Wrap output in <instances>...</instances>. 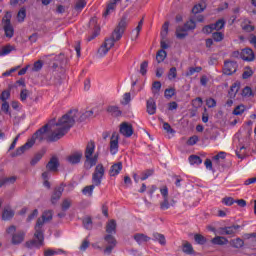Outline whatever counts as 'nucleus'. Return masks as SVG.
<instances>
[{
    "mask_svg": "<svg viewBox=\"0 0 256 256\" xmlns=\"http://www.w3.org/2000/svg\"><path fill=\"white\" fill-rule=\"evenodd\" d=\"M89 117H93V110H88L84 113L79 112V110H71L67 114L63 115L59 119L60 130L59 133H54L52 141H59V139L65 137L69 133V129L75 125L76 121L83 122Z\"/></svg>",
    "mask_w": 256,
    "mask_h": 256,
    "instance_id": "obj_1",
    "label": "nucleus"
},
{
    "mask_svg": "<svg viewBox=\"0 0 256 256\" xmlns=\"http://www.w3.org/2000/svg\"><path fill=\"white\" fill-rule=\"evenodd\" d=\"M60 125H59V120L58 123L56 124V127L54 128L53 132L51 135H49V124L44 125L42 128L37 130L31 139H29L24 145L19 147L13 154L12 157H19L25 153V151H29L31 147L35 145V141H50V142H55L57 140H53V135L54 133H59L60 130Z\"/></svg>",
    "mask_w": 256,
    "mask_h": 256,
    "instance_id": "obj_2",
    "label": "nucleus"
},
{
    "mask_svg": "<svg viewBox=\"0 0 256 256\" xmlns=\"http://www.w3.org/2000/svg\"><path fill=\"white\" fill-rule=\"evenodd\" d=\"M51 219H53V211L51 210L44 211L42 217L38 218L34 227V238L25 243V246L28 249H40V247L45 245V235L43 234L45 233V230H43V226L48 221H51Z\"/></svg>",
    "mask_w": 256,
    "mask_h": 256,
    "instance_id": "obj_3",
    "label": "nucleus"
},
{
    "mask_svg": "<svg viewBox=\"0 0 256 256\" xmlns=\"http://www.w3.org/2000/svg\"><path fill=\"white\" fill-rule=\"evenodd\" d=\"M95 153V142L90 141L88 142L85 152H84V157H85V162H84V167L86 169H92V167H95L97 165V161H99V154H94Z\"/></svg>",
    "mask_w": 256,
    "mask_h": 256,
    "instance_id": "obj_4",
    "label": "nucleus"
},
{
    "mask_svg": "<svg viewBox=\"0 0 256 256\" xmlns=\"http://www.w3.org/2000/svg\"><path fill=\"white\" fill-rule=\"evenodd\" d=\"M2 27L5 37L13 39V35H15V28H13V24H11V13L7 12L2 18Z\"/></svg>",
    "mask_w": 256,
    "mask_h": 256,
    "instance_id": "obj_5",
    "label": "nucleus"
},
{
    "mask_svg": "<svg viewBox=\"0 0 256 256\" xmlns=\"http://www.w3.org/2000/svg\"><path fill=\"white\" fill-rule=\"evenodd\" d=\"M15 231H17V228L15 226H10L7 228L6 233H8V235H12V245H21V243L25 241V232L23 230H19L15 233Z\"/></svg>",
    "mask_w": 256,
    "mask_h": 256,
    "instance_id": "obj_6",
    "label": "nucleus"
},
{
    "mask_svg": "<svg viewBox=\"0 0 256 256\" xmlns=\"http://www.w3.org/2000/svg\"><path fill=\"white\" fill-rule=\"evenodd\" d=\"M104 249L103 253L104 255H111L113 253V250L117 247V239L115 236L111 234H107L104 236Z\"/></svg>",
    "mask_w": 256,
    "mask_h": 256,
    "instance_id": "obj_7",
    "label": "nucleus"
},
{
    "mask_svg": "<svg viewBox=\"0 0 256 256\" xmlns=\"http://www.w3.org/2000/svg\"><path fill=\"white\" fill-rule=\"evenodd\" d=\"M103 177H105V167L103 164L96 165L94 172L92 173V183L99 187L103 181Z\"/></svg>",
    "mask_w": 256,
    "mask_h": 256,
    "instance_id": "obj_8",
    "label": "nucleus"
},
{
    "mask_svg": "<svg viewBox=\"0 0 256 256\" xmlns=\"http://www.w3.org/2000/svg\"><path fill=\"white\" fill-rule=\"evenodd\" d=\"M113 47V39H105L104 43L97 51V57H105V55H107V53H109Z\"/></svg>",
    "mask_w": 256,
    "mask_h": 256,
    "instance_id": "obj_9",
    "label": "nucleus"
},
{
    "mask_svg": "<svg viewBox=\"0 0 256 256\" xmlns=\"http://www.w3.org/2000/svg\"><path fill=\"white\" fill-rule=\"evenodd\" d=\"M119 151V133L113 132L110 138V153L111 155H117Z\"/></svg>",
    "mask_w": 256,
    "mask_h": 256,
    "instance_id": "obj_10",
    "label": "nucleus"
},
{
    "mask_svg": "<svg viewBox=\"0 0 256 256\" xmlns=\"http://www.w3.org/2000/svg\"><path fill=\"white\" fill-rule=\"evenodd\" d=\"M241 229L240 225H232L227 227H220L217 230L218 235H235L237 233V230Z\"/></svg>",
    "mask_w": 256,
    "mask_h": 256,
    "instance_id": "obj_11",
    "label": "nucleus"
},
{
    "mask_svg": "<svg viewBox=\"0 0 256 256\" xmlns=\"http://www.w3.org/2000/svg\"><path fill=\"white\" fill-rule=\"evenodd\" d=\"M81 159H83V152L81 151L74 152L66 158L67 162L70 163V165H77L81 163Z\"/></svg>",
    "mask_w": 256,
    "mask_h": 256,
    "instance_id": "obj_12",
    "label": "nucleus"
},
{
    "mask_svg": "<svg viewBox=\"0 0 256 256\" xmlns=\"http://www.w3.org/2000/svg\"><path fill=\"white\" fill-rule=\"evenodd\" d=\"M120 133L124 137H131L133 135V125L128 122H122L120 124Z\"/></svg>",
    "mask_w": 256,
    "mask_h": 256,
    "instance_id": "obj_13",
    "label": "nucleus"
},
{
    "mask_svg": "<svg viewBox=\"0 0 256 256\" xmlns=\"http://www.w3.org/2000/svg\"><path fill=\"white\" fill-rule=\"evenodd\" d=\"M224 75H233L237 71V62L226 61L224 63Z\"/></svg>",
    "mask_w": 256,
    "mask_h": 256,
    "instance_id": "obj_14",
    "label": "nucleus"
},
{
    "mask_svg": "<svg viewBox=\"0 0 256 256\" xmlns=\"http://www.w3.org/2000/svg\"><path fill=\"white\" fill-rule=\"evenodd\" d=\"M63 191H65V188L63 185L58 186L54 189L52 196H51V203L52 205H55L59 199H61V196L63 195Z\"/></svg>",
    "mask_w": 256,
    "mask_h": 256,
    "instance_id": "obj_15",
    "label": "nucleus"
},
{
    "mask_svg": "<svg viewBox=\"0 0 256 256\" xmlns=\"http://www.w3.org/2000/svg\"><path fill=\"white\" fill-rule=\"evenodd\" d=\"M241 59L243 61H255V53L250 48H245L240 53Z\"/></svg>",
    "mask_w": 256,
    "mask_h": 256,
    "instance_id": "obj_16",
    "label": "nucleus"
},
{
    "mask_svg": "<svg viewBox=\"0 0 256 256\" xmlns=\"http://www.w3.org/2000/svg\"><path fill=\"white\" fill-rule=\"evenodd\" d=\"M146 111L148 115H155L157 113V104L155 99L149 98L146 102Z\"/></svg>",
    "mask_w": 256,
    "mask_h": 256,
    "instance_id": "obj_17",
    "label": "nucleus"
},
{
    "mask_svg": "<svg viewBox=\"0 0 256 256\" xmlns=\"http://www.w3.org/2000/svg\"><path fill=\"white\" fill-rule=\"evenodd\" d=\"M122 169H123V163L122 162H118V163L113 164L110 167V170H109L110 177H117V175L119 173H121Z\"/></svg>",
    "mask_w": 256,
    "mask_h": 256,
    "instance_id": "obj_18",
    "label": "nucleus"
},
{
    "mask_svg": "<svg viewBox=\"0 0 256 256\" xmlns=\"http://www.w3.org/2000/svg\"><path fill=\"white\" fill-rule=\"evenodd\" d=\"M106 233L108 235H115L117 233V222L115 220H110L106 224Z\"/></svg>",
    "mask_w": 256,
    "mask_h": 256,
    "instance_id": "obj_19",
    "label": "nucleus"
},
{
    "mask_svg": "<svg viewBox=\"0 0 256 256\" xmlns=\"http://www.w3.org/2000/svg\"><path fill=\"white\" fill-rule=\"evenodd\" d=\"M134 240L138 245H143V243H147L148 241H151V238L145 234L137 233L134 235Z\"/></svg>",
    "mask_w": 256,
    "mask_h": 256,
    "instance_id": "obj_20",
    "label": "nucleus"
},
{
    "mask_svg": "<svg viewBox=\"0 0 256 256\" xmlns=\"http://www.w3.org/2000/svg\"><path fill=\"white\" fill-rule=\"evenodd\" d=\"M46 168L48 171H57L59 168V159H57V157H52L46 165Z\"/></svg>",
    "mask_w": 256,
    "mask_h": 256,
    "instance_id": "obj_21",
    "label": "nucleus"
},
{
    "mask_svg": "<svg viewBox=\"0 0 256 256\" xmlns=\"http://www.w3.org/2000/svg\"><path fill=\"white\" fill-rule=\"evenodd\" d=\"M14 216H15V212L11 208L9 207L4 208L2 213L3 221H9L10 219H13Z\"/></svg>",
    "mask_w": 256,
    "mask_h": 256,
    "instance_id": "obj_22",
    "label": "nucleus"
},
{
    "mask_svg": "<svg viewBox=\"0 0 256 256\" xmlns=\"http://www.w3.org/2000/svg\"><path fill=\"white\" fill-rule=\"evenodd\" d=\"M123 30H119V28H116L114 30V32L112 33V36L110 38H106V39H112L113 41V46L115 47V41H119L121 39V37H123Z\"/></svg>",
    "mask_w": 256,
    "mask_h": 256,
    "instance_id": "obj_23",
    "label": "nucleus"
},
{
    "mask_svg": "<svg viewBox=\"0 0 256 256\" xmlns=\"http://www.w3.org/2000/svg\"><path fill=\"white\" fill-rule=\"evenodd\" d=\"M211 243H213V245H227L229 240L223 236H216L211 240Z\"/></svg>",
    "mask_w": 256,
    "mask_h": 256,
    "instance_id": "obj_24",
    "label": "nucleus"
},
{
    "mask_svg": "<svg viewBox=\"0 0 256 256\" xmlns=\"http://www.w3.org/2000/svg\"><path fill=\"white\" fill-rule=\"evenodd\" d=\"M154 241H158L161 245L165 246L167 245V240L165 239V235L155 232L153 233Z\"/></svg>",
    "mask_w": 256,
    "mask_h": 256,
    "instance_id": "obj_25",
    "label": "nucleus"
},
{
    "mask_svg": "<svg viewBox=\"0 0 256 256\" xmlns=\"http://www.w3.org/2000/svg\"><path fill=\"white\" fill-rule=\"evenodd\" d=\"M71 205H73V200H71V198H65L61 203V210L69 211V209H71Z\"/></svg>",
    "mask_w": 256,
    "mask_h": 256,
    "instance_id": "obj_26",
    "label": "nucleus"
},
{
    "mask_svg": "<svg viewBox=\"0 0 256 256\" xmlns=\"http://www.w3.org/2000/svg\"><path fill=\"white\" fill-rule=\"evenodd\" d=\"M231 247H234V249H241L243 245H245V242L241 238H236L230 241Z\"/></svg>",
    "mask_w": 256,
    "mask_h": 256,
    "instance_id": "obj_27",
    "label": "nucleus"
},
{
    "mask_svg": "<svg viewBox=\"0 0 256 256\" xmlns=\"http://www.w3.org/2000/svg\"><path fill=\"white\" fill-rule=\"evenodd\" d=\"M65 254V251L63 249H47L44 251V256H54V255H61Z\"/></svg>",
    "mask_w": 256,
    "mask_h": 256,
    "instance_id": "obj_28",
    "label": "nucleus"
},
{
    "mask_svg": "<svg viewBox=\"0 0 256 256\" xmlns=\"http://www.w3.org/2000/svg\"><path fill=\"white\" fill-rule=\"evenodd\" d=\"M43 155H45V150L36 153L30 162L31 165H37L41 161V159H43Z\"/></svg>",
    "mask_w": 256,
    "mask_h": 256,
    "instance_id": "obj_29",
    "label": "nucleus"
},
{
    "mask_svg": "<svg viewBox=\"0 0 256 256\" xmlns=\"http://www.w3.org/2000/svg\"><path fill=\"white\" fill-rule=\"evenodd\" d=\"M182 26L177 27L176 29V37L177 39H185L187 37V30Z\"/></svg>",
    "mask_w": 256,
    "mask_h": 256,
    "instance_id": "obj_30",
    "label": "nucleus"
},
{
    "mask_svg": "<svg viewBox=\"0 0 256 256\" xmlns=\"http://www.w3.org/2000/svg\"><path fill=\"white\" fill-rule=\"evenodd\" d=\"M188 160L190 165H201V163H203V160L201 159V157L197 155L189 156Z\"/></svg>",
    "mask_w": 256,
    "mask_h": 256,
    "instance_id": "obj_31",
    "label": "nucleus"
},
{
    "mask_svg": "<svg viewBox=\"0 0 256 256\" xmlns=\"http://www.w3.org/2000/svg\"><path fill=\"white\" fill-rule=\"evenodd\" d=\"M167 58V52L165 50H159L156 54L157 63H163Z\"/></svg>",
    "mask_w": 256,
    "mask_h": 256,
    "instance_id": "obj_32",
    "label": "nucleus"
},
{
    "mask_svg": "<svg viewBox=\"0 0 256 256\" xmlns=\"http://www.w3.org/2000/svg\"><path fill=\"white\" fill-rule=\"evenodd\" d=\"M11 51H15V46L6 45L0 50V57H4V55H9Z\"/></svg>",
    "mask_w": 256,
    "mask_h": 256,
    "instance_id": "obj_33",
    "label": "nucleus"
},
{
    "mask_svg": "<svg viewBox=\"0 0 256 256\" xmlns=\"http://www.w3.org/2000/svg\"><path fill=\"white\" fill-rule=\"evenodd\" d=\"M95 187H97V185L95 184L84 187V189L82 190L83 195H88V197H92Z\"/></svg>",
    "mask_w": 256,
    "mask_h": 256,
    "instance_id": "obj_34",
    "label": "nucleus"
},
{
    "mask_svg": "<svg viewBox=\"0 0 256 256\" xmlns=\"http://www.w3.org/2000/svg\"><path fill=\"white\" fill-rule=\"evenodd\" d=\"M107 112L111 113V115H114V117H119L121 115V110L117 106H108Z\"/></svg>",
    "mask_w": 256,
    "mask_h": 256,
    "instance_id": "obj_35",
    "label": "nucleus"
},
{
    "mask_svg": "<svg viewBox=\"0 0 256 256\" xmlns=\"http://www.w3.org/2000/svg\"><path fill=\"white\" fill-rule=\"evenodd\" d=\"M25 17H27V10L25 8H21L17 14V20L19 23H23L25 21Z\"/></svg>",
    "mask_w": 256,
    "mask_h": 256,
    "instance_id": "obj_36",
    "label": "nucleus"
},
{
    "mask_svg": "<svg viewBox=\"0 0 256 256\" xmlns=\"http://www.w3.org/2000/svg\"><path fill=\"white\" fill-rule=\"evenodd\" d=\"M203 68L201 66L198 67H190L186 72V77H191V75H195V73H201Z\"/></svg>",
    "mask_w": 256,
    "mask_h": 256,
    "instance_id": "obj_37",
    "label": "nucleus"
},
{
    "mask_svg": "<svg viewBox=\"0 0 256 256\" xmlns=\"http://www.w3.org/2000/svg\"><path fill=\"white\" fill-rule=\"evenodd\" d=\"M214 31H221L225 27V20L220 19L216 23L212 24Z\"/></svg>",
    "mask_w": 256,
    "mask_h": 256,
    "instance_id": "obj_38",
    "label": "nucleus"
},
{
    "mask_svg": "<svg viewBox=\"0 0 256 256\" xmlns=\"http://www.w3.org/2000/svg\"><path fill=\"white\" fill-rule=\"evenodd\" d=\"M182 251H183V253H186V255H192V253H193V246L191 245V243L186 242L183 245Z\"/></svg>",
    "mask_w": 256,
    "mask_h": 256,
    "instance_id": "obj_39",
    "label": "nucleus"
},
{
    "mask_svg": "<svg viewBox=\"0 0 256 256\" xmlns=\"http://www.w3.org/2000/svg\"><path fill=\"white\" fill-rule=\"evenodd\" d=\"M115 7H117V2L115 1L108 4L104 16L107 17V15H109L110 13H113V11H115Z\"/></svg>",
    "mask_w": 256,
    "mask_h": 256,
    "instance_id": "obj_40",
    "label": "nucleus"
},
{
    "mask_svg": "<svg viewBox=\"0 0 256 256\" xmlns=\"http://www.w3.org/2000/svg\"><path fill=\"white\" fill-rule=\"evenodd\" d=\"M182 27L184 28V31H191V30L195 29L196 24H195V21L190 20V21L186 22Z\"/></svg>",
    "mask_w": 256,
    "mask_h": 256,
    "instance_id": "obj_41",
    "label": "nucleus"
},
{
    "mask_svg": "<svg viewBox=\"0 0 256 256\" xmlns=\"http://www.w3.org/2000/svg\"><path fill=\"white\" fill-rule=\"evenodd\" d=\"M87 5L86 0H78L75 5V10L76 11H83L85 9V6Z\"/></svg>",
    "mask_w": 256,
    "mask_h": 256,
    "instance_id": "obj_42",
    "label": "nucleus"
},
{
    "mask_svg": "<svg viewBox=\"0 0 256 256\" xmlns=\"http://www.w3.org/2000/svg\"><path fill=\"white\" fill-rule=\"evenodd\" d=\"M245 113V105L241 104L235 107L233 115H243Z\"/></svg>",
    "mask_w": 256,
    "mask_h": 256,
    "instance_id": "obj_43",
    "label": "nucleus"
},
{
    "mask_svg": "<svg viewBox=\"0 0 256 256\" xmlns=\"http://www.w3.org/2000/svg\"><path fill=\"white\" fill-rule=\"evenodd\" d=\"M212 38L214 41H216V43H219L222 39L225 38V35L223 34V32H214L212 33Z\"/></svg>",
    "mask_w": 256,
    "mask_h": 256,
    "instance_id": "obj_44",
    "label": "nucleus"
},
{
    "mask_svg": "<svg viewBox=\"0 0 256 256\" xmlns=\"http://www.w3.org/2000/svg\"><path fill=\"white\" fill-rule=\"evenodd\" d=\"M125 27H127V16H123L121 21L119 22L117 29L125 32Z\"/></svg>",
    "mask_w": 256,
    "mask_h": 256,
    "instance_id": "obj_45",
    "label": "nucleus"
},
{
    "mask_svg": "<svg viewBox=\"0 0 256 256\" xmlns=\"http://www.w3.org/2000/svg\"><path fill=\"white\" fill-rule=\"evenodd\" d=\"M194 239H195L196 243H198V245H205L207 243V239L204 238V236L201 234H196L194 236Z\"/></svg>",
    "mask_w": 256,
    "mask_h": 256,
    "instance_id": "obj_46",
    "label": "nucleus"
},
{
    "mask_svg": "<svg viewBox=\"0 0 256 256\" xmlns=\"http://www.w3.org/2000/svg\"><path fill=\"white\" fill-rule=\"evenodd\" d=\"M83 226L88 230L93 229V220H91V217H87L83 220Z\"/></svg>",
    "mask_w": 256,
    "mask_h": 256,
    "instance_id": "obj_47",
    "label": "nucleus"
},
{
    "mask_svg": "<svg viewBox=\"0 0 256 256\" xmlns=\"http://www.w3.org/2000/svg\"><path fill=\"white\" fill-rule=\"evenodd\" d=\"M41 69H43V61L38 60L34 63V65L32 67V71H34V73H37V72L41 71Z\"/></svg>",
    "mask_w": 256,
    "mask_h": 256,
    "instance_id": "obj_48",
    "label": "nucleus"
},
{
    "mask_svg": "<svg viewBox=\"0 0 256 256\" xmlns=\"http://www.w3.org/2000/svg\"><path fill=\"white\" fill-rule=\"evenodd\" d=\"M238 92H239V84L234 83L230 87L229 95H231V97H235V95H237Z\"/></svg>",
    "mask_w": 256,
    "mask_h": 256,
    "instance_id": "obj_49",
    "label": "nucleus"
},
{
    "mask_svg": "<svg viewBox=\"0 0 256 256\" xmlns=\"http://www.w3.org/2000/svg\"><path fill=\"white\" fill-rule=\"evenodd\" d=\"M171 207V204H169V198H163V201L160 203V209L162 211H167Z\"/></svg>",
    "mask_w": 256,
    "mask_h": 256,
    "instance_id": "obj_50",
    "label": "nucleus"
},
{
    "mask_svg": "<svg viewBox=\"0 0 256 256\" xmlns=\"http://www.w3.org/2000/svg\"><path fill=\"white\" fill-rule=\"evenodd\" d=\"M9 97H11L10 90H4L0 95V99L2 102H7V99H9Z\"/></svg>",
    "mask_w": 256,
    "mask_h": 256,
    "instance_id": "obj_51",
    "label": "nucleus"
},
{
    "mask_svg": "<svg viewBox=\"0 0 256 256\" xmlns=\"http://www.w3.org/2000/svg\"><path fill=\"white\" fill-rule=\"evenodd\" d=\"M147 67H149V62L144 61L140 65V73L141 75H147Z\"/></svg>",
    "mask_w": 256,
    "mask_h": 256,
    "instance_id": "obj_52",
    "label": "nucleus"
},
{
    "mask_svg": "<svg viewBox=\"0 0 256 256\" xmlns=\"http://www.w3.org/2000/svg\"><path fill=\"white\" fill-rule=\"evenodd\" d=\"M168 79H170V81L172 79H177V68L175 67L170 68L168 73Z\"/></svg>",
    "mask_w": 256,
    "mask_h": 256,
    "instance_id": "obj_53",
    "label": "nucleus"
},
{
    "mask_svg": "<svg viewBox=\"0 0 256 256\" xmlns=\"http://www.w3.org/2000/svg\"><path fill=\"white\" fill-rule=\"evenodd\" d=\"M100 29L99 27H95L92 35L87 37V41H93V39L99 37Z\"/></svg>",
    "mask_w": 256,
    "mask_h": 256,
    "instance_id": "obj_54",
    "label": "nucleus"
},
{
    "mask_svg": "<svg viewBox=\"0 0 256 256\" xmlns=\"http://www.w3.org/2000/svg\"><path fill=\"white\" fill-rule=\"evenodd\" d=\"M129 103H131V93L126 92L123 95L122 105H129Z\"/></svg>",
    "mask_w": 256,
    "mask_h": 256,
    "instance_id": "obj_55",
    "label": "nucleus"
},
{
    "mask_svg": "<svg viewBox=\"0 0 256 256\" xmlns=\"http://www.w3.org/2000/svg\"><path fill=\"white\" fill-rule=\"evenodd\" d=\"M142 29H143V19L139 21L138 26L134 30L136 33L134 36V39H137L139 37V33H141Z\"/></svg>",
    "mask_w": 256,
    "mask_h": 256,
    "instance_id": "obj_56",
    "label": "nucleus"
},
{
    "mask_svg": "<svg viewBox=\"0 0 256 256\" xmlns=\"http://www.w3.org/2000/svg\"><path fill=\"white\" fill-rule=\"evenodd\" d=\"M222 203L224 205H227L228 207H231V205H233V203H235V200L233 199V197H225L222 199Z\"/></svg>",
    "mask_w": 256,
    "mask_h": 256,
    "instance_id": "obj_57",
    "label": "nucleus"
},
{
    "mask_svg": "<svg viewBox=\"0 0 256 256\" xmlns=\"http://www.w3.org/2000/svg\"><path fill=\"white\" fill-rule=\"evenodd\" d=\"M242 95L243 97H251V95H253V90L251 89V87L246 86L242 91Z\"/></svg>",
    "mask_w": 256,
    "mask_h": 256,
    "instance_id": "obj_58",
    "label": "nucleus"
},
{
    "mask_svg": "<svg viewBox=\"0 0 256 256\" xmlns=\"http://www.w3.org/2000/svg\"><path fill=\"white\" fill-rule=\"evenodd\" d=\"M151 175H153V170H146V171L142 172V177L140 179H141V181H146V179H149V177H151Z\"/></svg>",
    "mask_w": 256,
    "mask_h": 256,
    "instance_id": "obj_59",
    "label": "nucleus"
},
{
    "mask_svg": "<svg viewBox=\"0 0 256 256\" xmlns=\"http://www.w3.org/2000/svg\"><path fill=\"white\" fill-rule=\"evenodd\" d=\"M29 97V90L22 89L20 92V99L21 101H27V98Z\"/></svg>",
    "mask_w": 256,
    "mask_h": 256,
    "instance_id": "obj_60",
    "label": "nucleus"
},
{
    "mask_svg": "<svg viewBox=\"0 0 256 256\" xmlns=\"http://www.w3.org/2000/svg\"><path fill=\"white\" fill-rule=\"evenodd\" d=\"M204 8L203 5L201 4H197L192 8V13H194L195 15H197V13H201L203 12Z\"/></svg>",
    "mask_w": 256,
    "mask_h": 256,
    "instance_id": "obj_61",
    "label": "nucleus"
},
{
    "mask_svg": "<svg viewBox=\"0 0 256 256\" xmlns=\"http://www.w3.org/2000/svg\"><path fill=\"white\" fill-rule=\"evenodd\" d=\"M206 105H207V107H209V109H211L213 107H217V101H215V99H213V98H209L206 100Z\"/></svg>",
    "mask_w": 256,
    "mask_h": 256,
    "instance_id": "obj_62",
    "label": "nucleus"
},
{
    "mask_svg": "<svg viewBox=\"0 0 256 256\" xmlns=\"http://www.w3.org/2000/svg\"><path fill=\"white\" fill-rule=\"evenodd\" d=\"M214 28H213V24L207 25L202 29L203 33H206L207 35H209L210 33H213Z\"/></svg>",
    "mask_w": 256,
    "mask_h": 256,
    "instance_id": "obj_63",
    "label": "nucleus"
},
{
    "mask_svg": "<svg viewBox=\"0 0 256 256\" xmlns=\"http://www.w3.org/2000/svg\"><path fill=\"white\" fill-rule=\"evenodd\" d=\"M1 111L4 113L9 114V102H3L1 106Z\"/></svg>",
    "mask_w": 256,
    "mask_h": 256,
    "instance_id": "obj_64",
    "label": "nucleus"
}]
</instances>
